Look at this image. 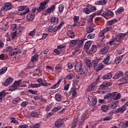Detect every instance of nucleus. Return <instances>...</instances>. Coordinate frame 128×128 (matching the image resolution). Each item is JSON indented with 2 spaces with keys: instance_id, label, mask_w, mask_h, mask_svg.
Listing matches in <instances>:
<instances>
[{
  "instance_id": "1",
  "label": "nucleus",
  "mask_w": 128,
  "mask_h": 128,
  "mask_svg": "<svg viewBox=\"0 0 128 128\" xmlns=\"http://www.w3.org/2000/svg\"><path fill=\"white\" fill-rule=\"evenodd\" d=\"M64 24V22H60V24L58 26H55L54 27L52 26H50L48 28V32H58V30H60L62 28Z\"/></svg>"
},
{
  "instance_id": "2",
  "label": "nucleus",
  "mask_w": 128,
  "mask_h": 128,
  "mask_svg": "<svg viewBox=\"0 0 128 128\" xmlns=\"http://www.w3.org/2000/svg\"><path fill=\"white\" fill-rule=\"evenodd\" d=\"M92 65L94 68L95 69L96 72H100V70H102V68H104V66L102 63H100L98 64V61L93 60H92Z\"/></svg>"
},
{
  "instance_id": "3",
  "label": "nucleus",
  "mask_w": 128,
  "mask_h": 128,
  "mask_svg": "<svg viewBox=\"0 0 128 128\" xmlns=\"http://www.w3.org/2000/svg\"><path fill=\"white\" fill-rule=\"evenodd\" d=\"M75 70L76 72H80V74H86V68H82V63L78 62L75 65Z\"/></svg>"
},
{
  "instance_id": "4",
  "label": "nucleus",
  "mask_w": 128,
  "mask_h": 128,
  "mask_svg": "<svg viewBox=\"0 0 128 128\" xmlns=\"http://www.w3.org/2000/svg\"><path fill=\"white\" fill-rule=\"evenodd\" d=\"M102 12H103V14L104 16H111L112 18V16H114V12H112V11H110L108 9H105V10H104V9H102H102H101V10L99 11V14H100Z\"/></svg>"
},
{
  "instance_id": "5",
  "label": "nucleus",
  "mask_w": 128,
  "mask_h": 128,
  "mask_svg": "<svg viewBox=\"0 0 128 128\" xmlns=\"http://www.w3.org/2000/svg\"><path fill=\"white\" fill-rule=\"evenodd\" d=\"M50 0H44V2L40 3V6L38 7V8L37 10L38 12H42L46 8V4H48V2Z\"/></svg>"
},
{
  "instance_id": "6",
  "label": "nucleus",
  "mask_w": 128,
  "mask_h": 128,
  "mask_svg": "<svg viewBox=\"0 0 128 128\" xmlns=\"http://www.w3.org/2000/svg\"><path fill=\"white\" fill-rule=\"evenodd\" d=\"M12 8V5L10 2H6L4 4V6L2 8V10L6 12V10H10Z\"/></svg>"
},
{
  "instance_id": "7",
  "label": "nucleus",
  "mask_w": 128,
  "mask_h": 128,
  "mask_svg": "<svg viewBox=\"0 0 128 128\" xmlns=\"http://www.w3.org/2000/svg\"><path fill=\"white\" fill-rule=\"evenodd\" d=\"M126 34H122V33H120L118 34L116 36V37L114 38L116 40V42H120L126 38Z\"/></svg>"
},
{
  "instance_id": "8",
  "label": "nucleus",
  "mask_w": 128,
  "mask_h": 128,
  "mask_svg": "<svg viewBox=\"0 0 128 128\" xmlns=\"http://www.w3.org/2000/svg\"><path fill=\"white\" fill-rule=\"evenodd\" d=\"M88 98L90 102V106H96V104L98 100L96 97H92V96H88Z\"/></svg>"
},
{
  "instance_id": "9",
  "label": "nucleus",
  "mask_w": 128,
  "mask_h": 128,
  "mask_svg": "<svg viewBox=\"0 0 128 128\" xmlns=\"http://www.w3.org/2000/svg\"><path fill=\"white\" fill-rule=\"evenodd\" d=\"M20 54V50L18 48H13L10 52H9V56H16V54Z\"/></svg>"
},
{
  "instance_id": "10",
  "label": "nucleus",
  "mask_w": 128,
  "mask_h": 128,
  "mask_svg": "<svg viewBox=\"0 0 128 128\" xmlns=\"http://www.w3.org/2000/svg\"><path fill=\"white\" fill-rule=\"evenodd\" d=\"M126 110V106L124 105L122 106L117 108L115 112L116 114H124Z\"/></svg>"
},
{
  "instance_id": "11",
  "label": "nucleus",
  "mask_w": 128,
  "mask_h": 128,
  "mask_svg": "<svg viewBox=\"0 0 128 128\" xmlns=\"http://www.w3.org/2000/svg\"><path fill=\"white\" fill-rule=\"evenodd\" d=\"M116 94H118V92H109L105 96L104 98V100L106 98H114L116 96Z\"/></svg>"
},
{
  "instance_id": "12",
  "label": "nucleus",
  "mask_w": 128,
  "mask_h": 128,
  "mask_svg": "<svg viewBox=\"0 0 128 128\" xmlns=\"http://www.w3.org/2000/svg\"><path fill=\"white\" fill-rule=\"evenodd\" d=\"M124 72L122 71H118L117 74L113 76L112 78L113 80H118L122 78V76H124Z\"/></svg>"
},
{
  "instance_id": "13",
  "label": "nucleus",
  "mask_w": 128,
  "mask_h": 128,
  "mask_svg": "<svg viewBox=\"0 0 128 128\" xmlns=\"http://www.w3.org/2000/svg\"><path fill=\"white\" fill-rule=\"evenodd\" d=\"M108 4V0H98L95 2L96 6H104Z\"/></svg>"
},
{
  "instance_id": "14",
  "label": "nucleus",
  "mask_w": 128,
  "mask_h": 128,
  "mask_svg": "<svg viewBox=\"0 0 128 128\" xmlns=\"http://www.w3.org/2000/svg\"><path fill=\"white\" fill-rule=\"evenodd\" d=\"M12 82H14V78H8L4 82H2V84H4V86H8V84H10Z\"/></svg>"
},
{
  "instance_id": "15",
  "label": "nucleus",
  "mask_w": 128,
  "mask_h": 128,
  "mask_svg": "<svg viewBox=\"0 0 128 128\" xmlns=\"http://www.w3.org/2000/svg\"><path fill=\"white\" fill-rule=\"evenodd\" d=\"M35 14L34 13L28 14L26 16V19L28 22H32L34 20Z\"/></svg>"
},
{
  "instance_id": "16",
  "label": "nucleus",
  "mask_w": 128,
  "mask_h": 128,
  "mask_svg": "<svg viewBox=\"0 0 128 128\" xmlns=\"http://www.w3.org/2000/svg\"><path fill=\"white\" fill-rule=\"evenodd\" d=\"M56 10V5L53 4L50 7L48 8L47 9L45 10V12L46 14H50L52 10Z\"/></svg>"
},
{
  "instance_id": "17",
  "label": "nucleus",
  "mask_w": 128,
  "mask_h": 128,
  "mask_svg": "<svg viewBox=\"0 0 128 128\" xmlns=\"http://www.w3.org/2000/svg\"><path fill=\"white\" fill-rule=\"evenodd\" d=\"M112 84V81L110 82H104L102 84H101V88H108V86H110Z\"/></svg>"
},
{
  "instance_id": "18",
  "label": "nucleus",
  "mask_w": 128,
  "mask_h": 128,
  "mask_svg": "<svg viewBox=\"0 0 128 128\" xmlns=\"http://www.w3.org/2000/svg\"><path fill=\"white\" fill-rule=\"evenodd\" d=\"M24 27L20 26L16 32L17 33V34H18L19 36H22V34L24 32Z\"/></svg>"
},
{
  "instance_id": "19",
  "label": "nucleus",
  "mask_w": 128,
  "mask_h": 128,
  "mask_svg": "<svg viewBox=\"0 0 128 128\" xmlns=\"http://www.w3.org/2000/svg\"><path fill=\"white\" fill-rule=\"evenodd\" d=\"M86 40L84 38L77 39V46L79 47L82 48L84 46V42Z\"/></svg>"
},
{
  "instance_id": "20",
  "label": "nucleus",
  "mask_w": 128,
  "mask_h": 128,
  "mask_svg": "<svg viewBox=\"0 0 128 128\" xmlns=\"http://www.w3.org/2000/svg\"><path fill=\"white\" fill-rule=\"evenodd\" d=\"M63 124L64 120L62 119H58L55 122V126L56 128H60V126H62Z\"/></svg>"
},
{
  "instance_id": "21",
  "label": "nucleus",
  "mask_w": 128,
  "mask_h": 128,
  "mask_svg": "<svg viewBox=\"0 0 128 128\" xmlns=\"http://www.w3.org/2000/svg\"><path fill=\"white\" fill-rule=\"evenodd\" d=\"M38 58H40V56L38 54H35L32 56L30 60L32 62H36L38 60Z\"/></svg>"
},
{
  "instance_id": "22",
  "label": "nucleus",
  "mask_w": 128,
  "mask_h": 128,
  "mask_svg": "<svg viewBox=\"0 0 128 128\" xmlns=\"http://www.w3.org/2000/svg\"><path fill=\"white\" fill-rule=\"evenodd\" d=\"M116 22H118V20L116 18H114L112 20H110L109 21L107 22V26H112V24H114Z\"/></svg>"
},
{
  "instance_id": "23",
  "label": "nucleus",
  "mask_w": 128,
  "mask_h": 128,
  "mask_svg": "<svg viewBox=\"0 0 128 128\" xmlns=\"http://www.w3.org/2000/svg\"><path fill=\"white\" fill-rule=\"evenodd\" d=\"M111 78H112V72H109L102 76L103 80H110Z\"/></svg>"
},
{
  "instance_id": "24",
  "label": "nucleus",
  "mask_w": 128,
  "mask_h": 128,
  "mask_svg": "<svg viewBox=\"0 0 128 128\" xmlns=\"http://www.w3.org/2000/svg\"><path fill=\"white\" fill-rule=\"evenodd\" d=\"M50 20L52 24H58V17H52L50 18Z\"/></svg>"
},
{
  "instance_id": "25",
  "label": "nucleus",
  "mask_w": 128,
  "mask_h": 128,
  "mask_svg": "<svg viewBox=\"0 0 128 128\" xmlns=\"http://www.w3.org/2000/svg\"><path fill=\"white\" fill-rule=\"evenodd\" d=\"M119 82H121L120 83V84H128V78H126V77L122 78L119 80Z\"/></svg>"
},
{
  "instance_id": "26",
  "label": "nucleus",
  "mask_w": 128,
  "mask_h": 128,
  "mask_svg": "<svg viewBox=\"0 0 128 128\" xmlns=\"http://www.w3.org/2000/svg\"><path fill=\"white\" fill-rule=\"evenodd\" d=\"M8 94V92L6 90H3L1 92H0V100H2V98H4Z\"/></svg>"
},
{
  "instance_id": "27",
  "label": "nucleus",
  "mask_w": 128,
  "mask_h": 128,
  "mask_svg": "<svg viewBox=\"0 0 128 128\" xmlns=\"http://www.w3.org/2000/svg\"><path fill=\"white\" fill-rule=\"evenodd\" d=\"M108 48L106 47H104L100 50L99 54H106L108 53Z\"/></svg>"
},
{
  "instance_id": "28",
  "label": "nucleus",
  "mask_w": 128,
  "mask_h": 128,
  "mask_svg": "<svg viewBox=\"0 0 128 128\" xmlns=\"http://www.w3.org/2000/svg\"><path fill=\"white\" fill-rule=\"evenodd\" d=\"M62 79H60L56 84L51 87V88L52 90H55V88H58L60 86V84L62 82Z\"/></svg>"
},
{
  "instance_id": "29",
  "label": "nucleus",
  "mask_w": 128,
  "mask_h": 128,
  "mask_svg": "<svg viewBox=\"0 0 128 128\" xmlns=\"http://www.w3.org/2000/svg\"><path fill=\"white\" fill-rule=\"evenodd\" d=\"M30 8L26 6H20L18 7V10L20 12H24V10H28Z\"/></svg>"
},
{
  "instance_id": "30",
  "label": "nucleus",
  "mask_w": 128,
  "mask_h": 128,
  "mask_svg": "<svg viewBox=\"0 0 128 128\" xmlns=\"http://www.w3.org/2000/svg\"><path fill=\"white\" fill-rule=\"evenodd\" d=\"M67 36L70 38H74V34L72 30H69L67 32Z\"/></svg>"
},
{
  "instance_id": "31",
  "label": "nucleus",
  "mask_w": 128,
  "mask_h": 128,
  "mask_svg": "<svg viewBox=\"0 0 128 128\" xmlns=\"http://www.w3.org/2000/svg\"><path fill=\"white\" fill-rule=\"evenodd\" d=\"M86 64L87 68H90L92 66V61L90 60H86Z\"/></svg>"
},
{
  "instance_id": "32",
  "label": "nucleus",
  "mask_w": 128,
  "mask_h": 128,
  "mask_svg": "<svg viewBox=\"0 0 128 128\" xmlns=\"http://www.w3.org/2000/svg\"><path fill=\"white\" fill-rule=\"evenodd\" d=\"M98 50V47H96V45H93L92 46V48L90 50V54H94Z\"/></svg>"
},
{
  "instance_id": "33",
  "label": "nucleus",
  "mask_w": 128,
  "mask_h": 128,
  "mask_svg": "<svg viewBox=\"0 0 128 128\" xmlns=\"http://www.w3.org/2000/svg\"><path fill=\"white\" fill-rule=\"evenodd\" d=\"M101 110L104 112H106L108 111L109 110L108 106L104 104L102 106Z\"/></svg>"
},
{
  "instance_id": "34",
  "label": "nucleus",
  "mask_w": 128,
  "mask_h": 128,
  "mask_svg": "<svg viewBox=\"0 0 128 128\" xmlns=\"http://www.w3.org/2000/svg\"><path fill=\"white\" fill-rule=\"evenodd\" d=\"M58 9L59 14H62V12H64V6L62 4H60L58 7Z\"/></svg>"
},
{
  "instance_id": "35",
  "label": "nucleus",
  "mask_w": 128,
  "mask_h": 128,
  "mask_svg": "<svg viewBox=\"0 0 128 128\" xmlns=\"http://www.w3.org/2000/svg\"><path fill=\"white\" fill-rule=\"evenodd\" d=\"M122 56H118L116 58L114 62L117 64H118L122 62Z\"/></svg>"
},
{
  "instance_id": "36",
  "label": "nucleus",
  "mask_w": 128,
  "mask_h": 128,
  "mask_svg": "<svg viewBox=\"0 0 128 128\" xmlns=\"http://www.w3.org/2000/svg\"><path fill=\"white\" fill-rule=\"evenodd\" d=\"M110 60V55L108 56L107 57L104 59L102 61V62L105 64H108Z\"/></svg>"
},
{
  "instance_id": "37",
  "label": "nucleus",
  "mask_w": 128,
  "mask_h": 128,
  "mask_svg": "<svg viewBox=\"0 0 128 128\" xmlns=\"http://www.w3.org/2000/svg\"><path fill=\"white\" fill-rule=\"evenodd\" d=\"M94 16H96V14L94 13L90 15V18L88 19L87 20L89 24H92V20L94 19Z\"/></svg>"
},
{
  "instance_id": "38",
  "label": "nucleus",
  "mask_w": 128,
  "mask_h": 128,
  "mask_svg": "<svg viewBox=\"0 0 128 128\" xmlns=\"http://www.w3.org/2000/svg\"><path fill=\"white\" fill-rule=\"evenodd\" d=\"M76 78V75L74 74L70 73L68 76H66V78L68 80H72V78Z\"/></svg>"
},
{
  "instance_id": "39",
  "label": "nucleus",
  "mask_w": 128,
  "mask_h": 128,
  "mask_svg": "<svg viewBox=\"0 0 128 128\" xmlns=\"http://www.w3.org/2000/svg\"><path fill=\"white\" fill-rule=\"evenodd\" d=\"M124 9L122 7L119 8L116 12V14H120L122 12H124Z\"/></svg>"
},
{
  "instance_id": "40",
  "label": "nucleus",
  "mask_w": 128,
  "mask_h": 128,
  "mask_svg": "<svg viewBox=\"0 0 128 128\" xmlns=\"http://www.w3.org/2000/svg\"><path fill=\"white\" fill-rule=\"evenodd\" d=\"M96 88V83H92L88 87V90L89 92H92V90H94V88Z\"/></svg>"
},
{
  "instance_id": "41",
  "label": "nucleus",
  "mask_w": 128,
  "mask_h": 128,
  "mask_svg": "<svg viewBox=\"0 0 128 128\" xmlns=\"http://www.w3.org/2000/svg\"><path fill=\"white\" fill-rule=\"evenodd\" d=\"M88 112L83 113L82 115L81 116L80 120H82V122H84V120L88 118Z\"/></svg>"
},
{
  "instance_id": "42",
  "label": "nucleus",
  "mask_w": 128,
  "mask_h": 128,
  "mask_svg": "<svg viewBox=\"0 0 128 128\" xmlns=\"http://www.w3.org/2000/svg\"><path fill=\"white\" fill-rule=\"evenodd\" d=\"M92 44L90 42V41H88L84 44V48L85 50H88L90 48Z\"/></svg>"
},
{
  "instance_id": "43",
  "label": "nucleus",
  "mask_w": 128,
  "mask_h": 128,
  "mask_svg": "<svg viewBox=\"0 0 128 128\" xmlns=\"http://www.w3.org/2000/svg\"><path fill=\"white\" fill-rule=\"evenodd\" d=\"M8 28V24H4L1 27L0 29L2 30H6Z\"/></svg>"
},
{
  "instance_id": "44",
  "label": "nucleus",
  "mask_w": 128,
  "mask_h": 128,
  "mask_svg": "<svg viewBox=\"0 0 128 128\" xmlns=\"http://www.w3.org/2000/svg\"><path fill=\"white\" fill-rule=\"evenodd\" d=\"M56 99L58 102H62V94L58 93L56 94Z\"/></svg>"
},
{
  "instance_id": "45",
  "label": "nucleus",
  "mask_w": 128,
  "mask_h": 128,
  "mask_svg": "<svg viewBox=\"0 0 128 128\" xmlns=\"http://www.w3.org/2000/svg\"><path fill=\"white\" fill-rule=\"evenodd\" d=\"M18 88V87L14 83V84L12 86L10 87L9 91L14 92V90H16Z\"/></svg>"
},
{
  "instance_id": "46",
  "label": "nucleus",
  "mask_w": 128,
  "mask_h": 128,
  "mask_svg": "<svg viewBox=\"0 0 128 128\" xmlns=\"http://www.w3.org/2000/svg\"><path fill=\"white\" fill-rule=\"evenodd\" d=\"M62 108L60 106H58V107H54L52 112H58V110H62Z\"/></svg>"
},
{
  "instance_id": "47",
  "label": "nucleus",
  "mask_w": 128,
  "mask_h": 128,
  "mask_svg": "<svg viewBox=\"0 0 128 128\" xmlns=\"http://www.w3.org/2000/svg\"><path fill=\"white\" fill-rule=\"evenodd\" d=\"M8 70V68L6 67H3L0 70V74H4Z\"/></svg>"
},
{
  "instance_id": "48",
  "label": "nucleus",
  "mask_w": 128,
  "mask_h": 128,
  "mask_svg": "<svg viewBox=\"0 0 128 128\" xmlns=\"http://www.w3.org/2000/svg\"><path fill=\"white\" fill-rule=\"evenodd\" d=\"M14 48H12V46H8L5 48L4 50V52H10Z\"/></svg>"
},
{
  "instance_id": "49",
  "label": "nucleus",
  "mask_w": 128,
  "mask_h": 128,
  "mask_svg": "<svg viewBox=\"0 0 128 128\" xmlns=\"http://www.w3.org/2000/svg\"><path fill=\"white\" fill-rule=\"evenodd\" d=\"M70 44V46H74L76 44H77V39L71 40Z\"/></svg>"
},
{
  "instance_id": "50",
  "label": "nucleus",
  "mask_w": 128,
  "mask_h": 128,
  "mask_svg": "<svg viewBox=\"0 0 128 128\" xmlns=\"http://www.w3.org/2000/svg\"><path fill=\"white\" fill-rule=\"evenodd\" d=\"M11 36H12V40H14V38H16V36L18 37L20 36H18V33H16V32L15 31L14 32H13L12 33Z\"/></svg>"
},
{
  "instance_id": "51",
  "label": "nucleus",
  "mask_w": 128,
  "mask_h": 128,
  "mask_svg": "<svg viewBox=\"0 0 128 128\" xmlns=\"http://www.w3.org/2000/svg\"><path fill=\"white\" fill-rule=\"evenodd\" d=\"M71 92L72 94V96H73V98H74V96H76V94H78V92H76V88H74L72 89Z\"/></svg>"
},
{
  "instance_id": "52",
  "label": "nucleus",
  "mask_w": 128,
  "mask_h": 128,
  "mask_svg": "<svg viewBox=\"0 0 128 128\" xmlns=\"http://www.w3.org/2000/svg\"><path fill=\"white\" fill-rule=\"evenodd\" d=\"M24 12H20V16H26V14H28L30 12V8L28 9H26V10H24Z\"/></svg>"
},
{
  "instance_id": "53",
  "label": "nucleus",
  "mask_w": 128,
  "mask_h": 128,
  "mask_svg": "<svg viewBox=\"0 0 128 128\" xmlns=\"http://www.w3.org/2000/svg\"><path fill=\"white\" fill-rule=\"evenodd\" d=\"M116 42V40L115 38H114L108 42V44L110 46H114Z\"/></svg>"
},
{
  "instance_id": "54",
  "label": "nucleus",
  "mask_w": 128,
  "mask_h": 128,
  "mask_svg": "<svg viewBox=\"0 0 128 128\" xmlns=\"http://www.w3.org/2000/svg\"><path fill=\"white\" fill-rule=\"evenodd\" d=\"M22 82V80H18L14 81V84L18 88L20 86V84Z\"/></svg>"
},
{
  "instance_id": "55",
  "label": "nucleus",
  "mask_w": 128,
  "mask_h": 128,
  "mask_svg": "<svg viewBox=\"0 0 128 128\" xmlns=\"http://www.w3.org/2000/svg\"><path fill=\"white\" fill-rule=\"evenodd\" d=\"M112 30V27H106L104 30H102L103 32H104V34H106V32H110Z\"/></svg>"
},
{
  "instance_id": "56",
  "label": "nucleus",
  "mask_w": 128,
  "mask_h": 128,
  "mask_svg": "<svg viewBox=\"0 0 128 128\" xmlns=\"http://www.w3.org/2000/svg\"><path fill=\"white\" fill-rule=\"evenodd\" d=\"M96 35L94 34H91L88 35L87 38H89V40H92V38H94Z\"/></svg>"
},
{
  "instance_id": "57",
  "label": "nucleus",
  "mask_w": 128,
  "mask_h": 128,
  "mask_svg": "<svg viewBox=\"0 0 128 128\" xmlns=\"http://www.w3.org/2000/svg\"><path fill=\"white\" fill-rule=\"evenodd\" d=\"M20 100V98H15L12 100V104H18Z\"/></svg>"
},
{
  "instance_id": "58",
  "label": "nucleus",
  "mask_w": 128,
  "mask_h": 128,
  "mask_svg": "<svg viewBox=\"0 0 128 128\" xmlns=\"http://www.w3.org/2000/svg\"><path fill=\"white\" fill-rule=\"evenodd\" d=\"M28 101H24V102H22L20 106L22 108H26V106H28Z\"/></svg>"
},
{
  "instance_id": "59",
  "label": "nucleus",
  "mask_w": 128,
  "mask_h": 128,
  "mask_svg": "<svg viewBox=\"0 0 128 128\" xmlns=\"http://www.w3.org/2000/svg\"><path fill=\"white\" fill-rule=\"evenodd\" d=\"M62 65L60 64H58L56 66H55V70H62Z\"/></svg>"
},
{
  "instance_id": "60",
  "label": "nucleus",
  "mask_w": 128,
  "mask_h": 128,
  "mask_svg": "<svg viewBox=\"0 0 128 128\" xmlns=\"http://www.w3.org/2000/svg\"><path fill=\"white\" fill-rule=\"evenodd\" d=\"M121 96L120 93L118 94L114 98V100H118L120 99Z\"/></svg>"
},
{
  "instance_id": "61",
  "label": "nucleus",
  "mask_w": 128,
  "mask_h": 128,
  "mask_svg": "<svg viewBox=\"0 0 128 128\" xmlns=\"http://www.w3.org/2000/svg\"><path fill=\"white\" fill-rule=\"evenodd\" d=\"M89 9L90 10V12H96V6H93L90 7Z\"/></svg>"
},
{
  "instance_id": "62",
  "label": "nucleus",
  "mask_w": 128,
  "mask_h": 128,
  "mask_svg": "<svg viewBox=\"0 0 128 128\" xmlns=\"http://www.w3.org/2000/svg\"><path fill=\"white\" fill-rule=\"evenodd\" d=\"M94 28H91V27H88L86 29L87 30V32L88 34H90V32H94Z\"/></svg>"
},
{
  "instance_id": "63",
  "label": "nucleus",
  "mask_w": 128,
  "mask_h": 128,
  "mask_svg": "<svg viewBox=\"0 0 128 128\" xmlns=\"http://www.w3.org/2000/svg\"><path fill=\"white\" fill-rule=\"evenodd\" d=\"M68 68L69 70H72V68H74V64L70 62H68Z\"/></svg>"
},
{
  "instance_id": "64",
  "label": "nucleus",
  "mask_w": 128,
  "mask_h": 128,
  "mask_svg": "<svg viewBox=\"0 0 128 128\" xmlns=\"http://www.w3.org/2000/svg\"><path fill=\"white\" fill-rule=\"evenodd\" d=\"M30 86L31 88H40V84H30Z\"/></svg>"
}]
</instances>
